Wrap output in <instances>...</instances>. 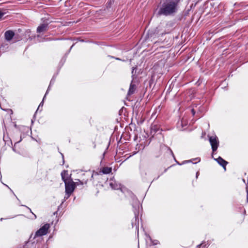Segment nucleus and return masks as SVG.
<instances>
[{"instance_id":"1","label":"nucleus","mask_w":248,"mask_h":248,"mask_svg":"<svg viewBox=\"0 0 248 248\" xmlns=\"http://www.w3.org/2000/svg\"><path fill=\"white\" fill-rule=\"evenodd\" d=\"M179 0H166L158 11L159 14L168 15L175 12Z\"/></svg>"},{"instance_id":"2","label":"nucleus","mask_w":248,"mask_h":248,"mask_svg":"<svg viewBox=\"0 0 248 248\" xmlns=\"http://www.w3.org/2000/svg\"><path fill=\"white\" fill-rule=\"evenodd\" d=\"M210 144L212 147L213 152L216 151L219 145V141L216 135L214 136H208Z\"/></svg>"},{"instance_id":"3","label":"nucleus","mask_w":248,"mask_h":248,"mask_svg":"<svg viewBox=\"0 0 248 248\" xmlns=\"http://www.w3.org/2000/svg\"><path fill=\"white\" fill-rule=\"evenodd\" d=\"M65 192L68 195L67 198H68L70 195L73 192L75 187V183L73 181H65Z\"/></svg>"},{"instance_id":"4","label":"nucleus","mask_w":248,"mask_h":248,"mask_svg":"<svg viewBox=\"0 0 248 248\" xmlns=\"http://www.w3.org/2000/svg\"><path fill=\"white\" fill-rule=\"evenodd\" d=\"M49 227L50 225L49 224H45L36 232L35 236H41L46 235L47 233Z\"/></svg>"},{"instance_id":"5","label":"nucleus","mask_w":248,"mask_h":248,"mask_svg":"<svg viewBox=\"0 0 248 248\" xmlns=\"http://www.w3.org/2000/svg\"><path fill=\"white\" fill-rule=\"evenodd\" d=\"M14 34V32L12 31H6L4 34L5 39L8 41L11 40Z\"/></svg>"},{"instance_id":"6","label":"nucleus","mask_w":248,"mask_h":248,"mask_svg":"<svg viewBox=\"0 0 248 248\" xmlns=\"http://www.w3.org/2000/svg\"><path fill=\"white\" fill-rule=\"evenodd\" d=\"M47 24H42L41 25L39 26L37 29V31L39 33L43 32L47 30Z\"/></svg>"},{"instance_id":"7","label":"nucleus","mask_w":248,"mask_h":248,"mask_svg":"<svg viewBox=\"0 0 248 248\" xmlns=\"http://www.w3.org/2000/svg\"><path fill=\"white\" fill-rule=\"evenodd\" d=\"M216 160L224 168L225 170H226V166L228 163L227 161L224 160L221 157H218L216 159Z\"/></svg>"},{"instance_id":"8","label":"nucleus","mask_w":248,"mask_h":248,"mask_svg":"<svg viewBox=\"0 0 248 248\" xmlns=\"http://www.w3.org/2000/svg\"><path fill=\"white\" fill-rule=\"evenodd\" d=\"M111 168L104 167L102 169L101 171L104 174H108L111 172Z\"/></svg>"},{"instance_id":"9","label":"nucleus","mask_w":248,"mask_h":248,"mask_svg":"<svg viewBox=\"0 0 248 248\" xmlns=\"http://www.w3.org/2000/svg\"><path fill=\"white\" fill-rule=\"evenodd\" d=\"M135 90H136L135 86L131 83L130 86L128 94L131 95V94H133L134 93Z\"/></svg>"},{"instance_id":"10","label":"nucleus","mask_w":248,"mask_h":248,"mask_svg":"<svg viewBox=\"0 0 248 248\" xmlns=\"http://www.w3.org/2000/svg\"><path fill=\"white\" fill-rule=\"evenodd\" d=\"M109 185L111 186V187L113 189H118L120 187V186L119 185L116 184L114 182H112L110 183Z\"/></svg>"},{"instance_id":"11","label":"nucleus","mask_w":248,"mask_h":248,"mask_svg":"<svg viewBox=\"0 0 248 248\" xmlns=\"http://www.w3.org/2000/svg\"><path fill=\"white\" fill-rule=\"evenodd\" d=\"M67 173V171H66V170H63L62 172L61 173V175H62V180L65 182L66 181L65 179H64V177H65V175Z\"/></svg>"},{"instance_id":"12","label":"nucleus","mask_w":248,"mask_h":248,"mask_svg":"<svg viewBox=\"0 0 248 248\" xmlns=\"http://www.w3.org/2000/svg\"><path fill=\"white\" fill-rule=\"evenodd\" d=\"M49 89V87H48V89H47V91H46V94H45V96H44V98H43V99L42 102L40 104V105H39V106L38 108H39L40 106H42L43 105V101H44V99H45V97H46V94H47V93H48V89Z\"/></svg>"},{"instance_id":"13","label":"nucleus","mask_w":248,"mask_h":248,"mask_svg":"<svg viewBox=\"0 0 248 248\" xmlns=\"http://www.w3.org/2000/svg\"><path fill=\"white\" fill-rule=\"evenodd\" d=\"M4 13L1 11H0V20L1 19L2 17L4 16Z\"/></svg>"},{"instance_id":"14","label":"nucleus","mask_w":248,"mask_h":248,"mask_svg":"<svg viewBox=\"0 0 248 248\" xmlns=\"http://www.w3.org/2000/svg\"><path fill=\"white\" fill-rule=\"evenodd\" d=\"M247 201L248 202V187L247 188Z\"/></svg>"},{"instance_id":"15","label":"nucleus","mask_w":248,"mask_h":248,"mask_svg":"<svg viewBox=\"0 0 248 248\" xmlns=\"http://www.w3.org/2000/svg\"><path fill=\"white\" fill-rule=\"evenodd\" d=\"M191 111H192V113L193 115H194L195 113V112L194 110L193 109H192L191 110Z\"/></svg>"},{"instance_id":"16","label":"nucleus","mask_w":248,"mask_h":248,"mask_svg":"<svg viewBox=\"0 0 248 248\" xmlns=\"http://www.w3.org/2000/svg\"><path fill=\"white\" fill-rule=\"evenodd\" d=\"M195 160H198V161H197L198 162H199V161H200V159L199 158H196V159H195Z\"/></svg>"},{"instance_id":"17","label":"nucleus","mask_w":248,"mask_h":248,"mask_svg":"<svg viewBox=\"0 0 248 248\" xmlns=\"http://www.w3.org/2000/svg\"><path fill=\"white\" fill-rule=\"evenodd\" d=\"M34 218H36V216L35 215H34Z\"/></svg>"},{"instance_id":"18","label":"nucleus","mask_w":248,"mask_h":248,"mask_svg":"<svg viewBox=\"0 0 248 248\" xmlns=\"http://www.w3.org/2000/svg\"><path fill=\"white\" fill-rule=\"evenodd\" d=\"M31 213L32 215H34V213H33L32 212H31Z\"/></svg>"},{"instance_id":"19","label":"nucleus","mask_w":248,"mask_h":248,"mask_svg":"<svg viewBox=\"0 0 248 248\" xmlns=\"http://www.w3.org/2000/svg\"><path fill=\"white\" fill-rule=\"evenodd\" d=\"M31 213L32 215H34V213H33L32 212H31Z\"/></svg>"},{"instance_id":"20","label":"nucleus","mask_w":248,"mask_h":248,"mask_svg":"<svg viewBox=\"0 0 248 248\" xmlns=\"http://www.w3.org/2000/svg\"><path fill=\"white\" fill-rule=\"evenodd\" d=\"M31 213L32 215H34V213H33L32 212H31Z\"/></svg>"},{"instance_id":"21","label":"nucleus","mask_w":248,"mask_h":248,"mask_svg":"<svg viewBox=\"0 0 248 248\" xmlns=\"http://www.w3.org/2000/svg\"><path fill=\"white\" fill-rule=\"evenodd\" d=\"M31 213L32 215H34V213H33L32 212H31Z\"/></svg>"},{"instance_id":"22","label":"nucleus","mask_w":248,"mask_h":248,"mask_svg":"<svg viewBox=\"0 0 248 248\" xmlns=\"http://www.w3.org/2000/svg\"><path fill=\"white\" fill-rule=\"evenodd\" d=\"M29 209L30 210V212H31V209L30 208H29Z\"/></svg>"}]
</instances>
